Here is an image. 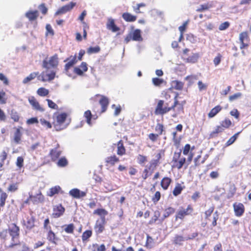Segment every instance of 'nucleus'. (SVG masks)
Segmentation results:
<instances>
[{
  "label": "nucleus",
  "mask_w": 251,
  "mask_h": 251,
  "mask_svg": "<svg viewBox=\"0 0 251 251\" xmlns=\"http://www.w3.org/2000/svg\"><path fill=\"white\" fill-rule=\"evenodd\" d=\"M68 60H70L67 63L65 64V70L67 72L69 69L71 68L74 65H75L77 61H76V56L75 55L74 56H71L70 58H68L64 61L66 62Z\"/></svg>",
  "instance_id": "nucleus-10"
},
{
  "label": "nucleus",
  "mask_w": 251,
  "mask_h": 251,
  "mask_svg": "<svg viewBox=\"0 0 251 251\" xmlns=\"http://www.w3.org/2000/svg\"><path fill=\"white\" fill-rule=\"evenodd\" d=\"M38 123V120L37 118L36 117L31 118L30 119H29L26 121V123L28 125H31V124H35V123Z\"/></svg>",
  "instance_id": "nucleus-62"
},
{
  "label": "nucleus",
  "mask_w": 251,
  "mask_h": 251,
  "mask_svg": "<svg viewBox=\"0 0 251 251\" xmlns=\"http://www.w3.org/2000/svg\"><path fill=\"white\" fill-rule=\"evenodd\" d=\"M241 132H238L235 134L234 135H233L232 137L230 138V139L227 141L226 145L227 146H229L232 144L235 140L237 139L239 134Z\"/></svg>",
  "instance_id": "nucleus-36"
},
{
  "label": "nucleus",
  "mask_w": 251,
  "mask_h": 251,
  "mask_svg": "<svg viewBox=\"0 0 251 251\" xmlns=\"http://www.w3.org/2000/svg\"><path fill=\"white\" fill-rule=\"evenodd\" d=\"M75 5V3L71 2L69 4L62 6L55 13V15L63 14L71 10Z\"/></svg>",
  "instance_id": "nucleus-7"
},
{
  "label": "nucleus",
  "mask_w": 251,
  "mask_h": 251,
  "mask_svg": "<svg viewBox=\"0 0 251 251\" xmlns=\"http://www.w3.org/2000/svg\"><path fill=\"white\" fill-rule=\"evenodd\" d=\"M54 127L56 130L60 131L66 128V126L64 125L57 122H55L54 123Z\"/></svg>",
  "instance_id": "nucleus-43"
},
{
  "label": "nucleus",
  "mask_w": 251,
  "mask_h": 251,
  "mask_svg": "<svg viewBox=\"0 0 251 251\" xmlns=\"http://www.w3.org/2000/svg\"><path fill=\"white\" fill-rule=\"evenodd\" d=\"M67 115L65 113L59 114L56 117V122L63 124L66 119Z\"/></svg>",
  "instance_id": "nucleus-28"
},
{
  "label": "nucleus",
  "mask_w": 251,
  "mask_h": 251,
  "mask_svg": "<svg viewBox=\"0 0 251 251\" xmlns=\"http://www.w3.org/2000/svg\"><path fill=\"white\" fill-rule=\"evenodd\" d=\"M185 158L183 157L180 158V159L178 161H177V162L178 163V164L176 165V167L178 169H180L182 167L183 165L185 164Z\"/></svg>",
  "instance_id": "nucleus-48"
},
{
  "label": "nucleus",
  "mask_w": 251,
  "mask_h": 251,
  "mask_svg": "<svg viewBox=\"0 0 251 251\" xmlns=\"http://www.w3.org/2000/svg\"><path fill=\"white\" fill-rule=\"evenodd\" d=\"M100 51V48L99 46L95 47H90L87 50V53L88 54H92L98 53Z\"/></svg>",
  "instance_id": "nucleus-38"
},
{
  "label": "nucleus",
  "mask_w": 251,
  "mask_h": 251,
  "mask_svg": "<svg viewBox=\"0 0 251 251\" xmlns=\"http://www.w3.org/2000/svg\"><path fill=\"white\" fill-rule=\"evenodd\" d=\"M119 161V159L115 155L107 157L105 159V162L106 163L114 165L116 163Z\"/></svg>",
  "instance_id": "nucleus-22"
},
{
  "label": "nucleus",
  "mask_w": 251,
  "mask_h": 251,
  "mask_svg": "<svg viewBox=\"0 0 251 251\" xmlns=\"http://www.w3.org/2000/svg\"><path fill=\"white\" fill-rule=\"evenodd\" d=\"M10 236L14 242L12 243L10 247H13L18 244V238L19 235V228L15 224H12L9 227Z\"/></svg>",
  "instance_id": "nucleus-3"
},
{
  "label": "nucleus",
  "mask_w": 251,
  "mask_h": 251,
  "mask_svg": "<svg viewBox=\"0 0 251 251\" xmlns=\"http://www.w3.org/2000/svg\"><path fill=\"white\" fill-rule=\"evenodd\" d=\"M152 81L153 84L155 86H159L164 81L162 79L155 77V78H152Z\"/></svg>",
  "instance_id": "nucleus-47"
},
{
  "label": "nucleus",
  "mask_w": 251,
  "mask_h": 251,
  "mask_svg": "<svg viewBox=\"0 0 251 251\" xmlns=\"http://www.w3.org/2000/svg\"><path fill=\"white\" fill-rule=\"evenodd\" d=\"M40 121V123L42 124V125H43L45 126H47V128H51V124L50 122L45 120L44 119H41Z\"/></svg>",
  "instance_id": "nucleus-53"
},
{
  "label": "nucleus",
  "mask_w": 251,
  "mask_h": 251,
  "mask_svg": "<svg viewBox=\"0 0 251 251\" xmlns=\"http://www.w3.org/2000/svg\"><path fill=\"white\" fill-rule=\"evenodd\" d=\"M32 199H33V201L34 202H41L43 200V196L41 194H38L36 197H33L31 195H30L29 199L25 201V203H28L29 200Z\"/></svg>",
  "instance_id": "nucleus-23"
},
{
  "label": "nucleus",
  "mask_w": 251,
  "mask_h": 251,
  "mask_svg": "<svg viewBox=\"0 0 251 251\" xmlns=\"http://www.w3.org/2000/svg\"><path fill=\"white\" fill-rule=\"evenodd\" d=\"M177 103H178L177 100H176L175 101V102H174V104L172 107H168L166 106L164 108H163L162 109H160V111L158 112V114H160V115H163V114H164L168 112L172 109H174Z\"/></svg>",
  "instance_id": "nucleus-25"
},
{
  "label": "nucleus",
  "mask_w": 251,
  "mask_h": 251,
  "mask_svg": "<svg viewBox=\"0 0 251 251\" xmlns=\"http://www.w3.org/2000/svg\"><path fill=\"white\" fill-rule=\"evenodd\" d=\"M107 28L115 32L119 30V28L117 27L114 23V20L112 19H109L106 25Z\"/></svg>",
  "instance_id": "nucleus-13"
},
{
  "label": "nucleus",
  "mask_w": 251,
  "mask_h": 251,
  "mask_svg": "<svg viewBox=\"0 0 251 251\" xmlns=\"http://www.w3.org/2000/svg\"><path fill=\"white\" fill-rule=\"evenodd\" d=\"M240 42L248 41L249 40V36L247 32H243L239 35Z\"/></svg>",
  "instance_id": "nucleus-40"
},
{
  "label": "nucleus",
  "mask_w": 251,
  "mask_h": 251,
  "mask_svg": "<svg viewBox=\"0 0 251 251\" xmlns=\"http://www.w3.org/2000/svg\"><path fill=\"white\" fill-rule=\"evenodd\" d=\"M65 211V208L61 205H59L53 208L52 216L53 218H58L63 215Z\"/></svg>",
  "instance_id": "nucleus-9"
},
{
  "label": "nucleus",
  "mask_w": 251,
  "mask_h": 251,
  "mask_svg": "<svg viewBox=\"0 0 251 251\" xmlns=\"http://www.w3.org/2000/svg\"><path fill=\"white\" fill-rule=\"evenodd\" d=\"M25 225L27 229H31L34 226V219L32 217H28Z\"/></svg>",
  "instance_id": "nucleus-29"
},
{
  "label": "nucleus",
  "mask_w": 251,
  "mask_h": 251,
  "mask_svg": "<svg viewBox=\"0 0 251 251\" xmlns=\"http://www.w3.org/2000/svg\"><path fill=\"white\" fill-rule=\"evenodd\" d=\"M21 135L22 134L21 133L20 129H17L14 133V141L16 143H19L21 140Z\"/></svg>",
  "instance_id": "nucleus-35"
},
{
  "label": "nucleus",
  "mask_w": 251,
  "mask_h": 251,
  "mask_svg": "<svg viewBox=\"0 0 251 251\" xmlns=\"http://www.w3.org/2000/svg\"><path fill=\"white\" fill-rule=\"evenodd\" d=\"M69 194L75 198L80 199L85 197L86 194L84 192L80 191L77 188H75L70 191Z\"/></svg>",
  "instance_id": "nucleus-8"
},
{
  "label": "nucleus",
  "mask_w": 251,
  "mask_h": 251,
  "mask_svg": "<svg viewBox=\"0 0 251 251\" xmlns=\"http://www.w3.org/2000/svg\"><path fill=\"white\" fill-rule=\"evenodd\" d=\"M106 224L105 218L102 217L100 220L96 221L94 226V229L97 234H99L103 232L104 230V226Z\"/></svg>",
  "instance_id": "nucleus-4"
},
{
  "label": "nucleus",
  "mask_w": 251,
  "mask_h": 251,
  "mask_svg": "<svg viewBox=\"0 0 251 251\" xmlns=\"http://www.w3.org/2000/svg\"><path fill=\"white\" fill-rule=\"evenodd\" d=\"M59 145H57V147L54 149H51L50 152V155L52 160H56L61 155V151L58 149Z\"/></svg>",
  "instance_id": "nucleus-11"
},
{
  "label": "nucleus",
  "mask_w": 251,
  "mask_h": 251,
  "mask_svg": "<svg viewBox=\"0 0 251 251\" xmlns=\"http://www.w3.org/2000/svg\"><path fill=\"white\" fill-rule=\"evenodd\" d=\"M125 153V149L123 146L122 141H120L118 144V150L117 154L120 155H122Z\"/></svg>",
  "instance_id": "nucleus-31"
},
{
  "label": "nucleus",
  "mask_w": 251,
  "mask_h": 251,
  "mask_svg": "<svg viewBox=\"0 0 251 251\" xmlns=\"http://www.w3.org/2000/svg\"><path fill=\"white\" fill-rule=\"evenodd\" d=\"M123 18L126 22H132L136 20L137 17L133 16L129 13H124L122 15Z\"/></svg>",
  "instance_id": "nucleus-17"
},
{
  "label": "nucleus",
  "mask_w": 251,
  "mask_h": 251,
  "mask_svg": "<svg viewBox=\"0 0 251 251\" xmlns=\"http://www.w3.org/2000/svg\"><path fill=\"white\" fill-rule=\"evenodd\" d=\"M236 188L234 186H231L229 189V193L228 194V198H231L235 193Z\"/></svg>",
  "instance_id": "nucleus-56"
},
{
  "label": "nucleus",
  "mask_w": 251,
  "mask_h": 251,
  "mask_svg": "<svg viewBox=\"0 0 251 251\" xmlns=\"http://www.w3.org/2000/svg\"><path fill=\"white\" fill-rule=\"evenodd\" d=\"M186 238L182 235L176 234L173 240V243L175 245L181 246L182 245V242L186 241Z\"/></svg>",
  "instance_id": "nucleus-15"
},
{
  "label": "nucleus",
  "mask_w": 251,
  "mask_h": 251,
  "mask_svg": "<svg viewBox=\"0 0 251 251\" xmlns=\"http://www.w3.org/2000/svg\"><path fill=\"white\" fill-rule=\"evenodd\" d=\"M60 189V187L59 186H55L50 188L49 195L51 197L53 196L55 194L58 193Z\"/></svg>",
  "instance_id": "nucleus-42"
},
{
  "label": "nucleus",
  "mask_w": 251,
  "mask_h": 251,
  "mask_svg": "<svg viewBox=\"0 0 251 251\" xmlns=\"http://www.w3.org/2000/svg\"><path fill=\"white\" fill-rule=\"evenodd\" d=\"M100 103L101 106V112H105L109 104L108 99L104 96H102L101 99L100 100Z\"/></svg>",
  "instance_id": "nucleus-16"
},
{
  "label": "nucleus",
  "mask_w": 251,
  "mask_h": 251,
  "mask_svg": "<svg viewBox=\"0 0 251 251\" xmlns=\"http://www.w3.org/2000/svg\"><path fill=\"white\" fill-rule=\"evenodd\" d=\"M233 208L235 214L237 217L241 216L244 212V206L240 202H235L233 204Z\"/></svg>",
  "instance_id": "nucleus-6"
},
{
  "label": "nucleus",
  "mask_w": 251,
  "mask_h": 251,
  "mask_svg": "<svg viewBox=\"0 0 251 251\" xmlns=\"http://www.w3.org/2000/svg\"><path fill=\"white\" fill-rule=\"evenodd\" d=\"M242 94L241 93H237L236 94H234L233 95H231L229 97V100L230 101H233L239 98H240L242 96Z\"/></svg>",
  "instance_id": "nucleus-49"
},
{
  "label": "nucleus",
  "mask_w": 251,
  "mask_h": 251,
  "mask_svg": "<svg viewBox=\"0 0 251 251\" xmlns=\"http://www.w3.org/2000/svg\"><path fill=\"white\" fill-rule=\"evenodd\" d=\"M141 31L139 29H136L132 33V40L135 41H142L143 38L141 35Z\"/></svg>",
  "instance_id": "nucleus-14"
},
{
  "label": "nucleus",
  "mask_w": 251,
  "mask_h": 251,
  "mask_svg": "<svg viewBox=\"0 0 251 251\" xmlns=\"http://www.w3.org/2000/svg\"><path fill=\"white\" fill-rule=\"evenodd\" d=\"M182 190V188H181L180 184H177V185L175 187V189L173 191V194L174 196H177L179 194H180Z\"/></svg>",
  "instance_id": "nucleus-41"
},
{
  "label": "nucleus",
  "mask_w": 251,
  "mask_h": 251,
  "mask_svg": "<svg viewBox=\"0 0 251 251\" xmlns=\"http://www.w3.org/2000/svg\"><path fill=\"white\" fill-rule=\"evenodd\" d=\"M160 212L159 211H158V210L155 211L154 213L153 217L152 220L150 222V223L151 224L153 222H156L157 220L158 217L160 216Z\"/></svg>",
  "instance_id": "nucleus-57"
},
{
  "label": "nucleus",
  "mask_w": 251,
  "mask_h": 251,
  "mask_svg": "<svg viewBox=\"0 0 251 251\" xmlns=\"http://www.w3.org/2000/svg\"><path fill=\"white\" fill-rule=\"evenodd\" d=\"M39 9L41 11L42 13L44 15L46 14L48 11V9L45 6L44 3H42L39 6Z\"/></svg>",
  "instance_id": "nucleus-60"
},
{
  "label": "nucleus",
  "mask_w": 251,
  "mask_h": 251,
  "mask_svg": "<svg viewBox=\"0 0 251 251\" xmlns=\"http://www.w3.org/2000/svg\"><path fill=\"white\" fill-rule=\"evenodd\" d=\"M212 7V5L209 3L203 4L200 5V8L197 9L198 12H202L204 10H207Z\"/></svg>",
  "instance_id": "nucleus-33"
},
{
  "label": "nucleus",
  "mask_w": 251,
  "mask_h": 251,
  "mask_svg": "<svg viewBox=\"0 0 251 251\" xmlns=\"http://www.w3.org/2000/svg\"><path fill=\"white\" fill-rule=\"evenodd\" d=\"M25 16L30 21H33L38 17V12L37 10L29 11L25 14Z\"/></svg>",
  "instance_id": "nucleus-19"
},
{
  "label": "nucleus",
  "mask_w": 251,
  "mask_h": 251,
  "mask_svg": "<svg viewBox=\"0 0 251 251\" xmlns=\"http://www.w3.org/2000/svg\"><path fill=\"white\" fill-rule=\"evenodd\" d=\"M55 75V73L53 71H51L50 73L47 74H45V72H43L40 75H39V73H32L25 78L23 82V83H26L33 79L36 76H37L39 80H41L43 82L51 81L54 78Z\"/></svg>",
  "instance_id": "nucleus-1"
},
{
  "label": "nucleus",
  "mask_w": 251,
  "mask_h": 251,
  "mask_svg": "<svg viewBox=\"0 0 251 251\" xmlns=\"http://www.w3.org/2000/svg\"><path fill=\"white\" fill-rule=\"evenodd\" d=\"M24 163V158L21 156L18 157L17 159L16 165L19 167L21 168L23 166Z\"/></svg>",
  "instance_id": "nucleus-55"
},
{
  "label": "nucleus",
  "mask_w": 251,
  "mask_h": 251,
  "mask_svg": "<svg viewBox=\"0 0 251 251\" xmlns=\"http://www.w3.org/2000/svg\"><path fill=\"white\" fill-rule=\"evenodd\" d=\"M66 227L64 228V230L68 233H72L74 229V226L73 224L65 226Z\"/></svg>",
  "instance_id": "nucleus-46"
},
{
  "label": "nucleus",
  "mask_w": 251,
  "mask_h": 251,
  "mask_svg": "<svg viewBox=\"0 0 251 251\" xmlns=\"http://www.w3.org/2000/svg\"><path fill=\"white\" fill-rule=\"evenodd\" d=\"M47 101H48V104L49 107L53 109H57L58 106L51 100L47 99Z\"/></svg>",
  "instance_id": "nucleus-51"
},
{
  "label": "nucleus",
  "mask_w": 251,
  "mask_h": 251,
  "mask_svg": "<svg viewBox=\"0 0 251 251\" xmlns=\"http://www.w3.org/2000/svg\"><path fill=\"white\" fill-rule=\"evenodd\" d=\"M92 235V231L91 230H86L84 232H83L82 235V240L83 241H84L87 240L89 237H90Z\"/></svg>",
  "instance_id": "nucleus-44"
},
{
  "label": "nucleus",
  "mask_w": 251,
  "mask_h": 251,
  "mask_svg": "<svg viewBox=\"0 0 251 251\" xmlns=\"http://www.w3.org/2000/svg\"><path fill=\"white\" fill-rule=\"evenodd\" d=\"M48 239L50 242L56 244L55 241L57 239L54 233L51 230L49 231L48 235Z\"/></svg>",
  "instance_id": "nucleus-32"
},
{
  "label": "nucleus",
  "mask_w": 251,
  "mask_h": 251,
  "mask_svg": "<svg viewBox=\"0 0 251 251\" xmlns=\"http://www.w3.org/2000/svg\"><path fill=\"white\" fill-rule=\"evenodd\" d=\"M175 209L171 207H169L168 208L166 209L164 211V214L163 216V217L162 220H163L165 218L168 217L170 215L173 214L175 212Z\"/></svg>",
  "instance_id": "nucleus-27"
},
{
  "label": "nucleus",
  "mask_w": 251,
  "mask_h": 251,
  "mask_svg": "<svg viewBox=\"0 0 251 251\" xmlns=\"http://www.w3.org/2000/svg\"><path fill=\"white\" fill-rule=\"evenodd\" d=\"M94 214H97L100 216V218L104 217L108 214V212L104 209H97L94 212Z\"/></svg>",
  "instance_id": "nucleus-30"
},
{
  "label": "nucleus",
  "mask_w": 251,
  "mask_h": 251,
  "mask_svg": "<svg viewBox=\"0 0 251 251\" xmlns=\"http://www.w3.org/2000/svg\"><path fill=\"white\" fill-rule=\"evenodd\" d=\"M192 211L193 209L190 205H188L186 209L183 207H180L176 215V219L179 218L182 219L184 216L190 214Z\"/></svg>",
  "instance_id": "nucleus-5"
},
{
  "label": "nucleus",
  "mask_w": 251,
  "mask_h": 251,
  "mask_svg": "<svg viewBox=\"0 0 251 251\" xmlns=\"http://www.w3.org/2000/svg\"><path fill=\"white\" fill-rule=\"evenodd\" d=\"M7 195L6 193H1L0 196V205L1 207L4 206L5 203L6 199L7 198Z\"/></svg>",
  "instance_id": "nucleus-34"
},
{
  "label": "nucleus",
  "mask_w": 251,
  "mask_h": 251,
  "mask_svg": "<svg viewBox=\"0 0 251 251\" xmlns=\"http://www.w3.org/2000/svg\"><path fill=\"white\" fill-rule=\"evenodd\" d=\"M84 116L86 118V122L87 124L89 125H91V117L92 114L90 110H87L84 113Z\"/></svg>",
  "instance_id": "nucleus-45"
},
{
  "label": "nucleus",
  "mask_w": 251,
  "mask_h": 251,
  "mask_svg": "<svg viewBox=\"0 0 251 251\" xmlns=\"http://www.w3.org/2000/svg\"><path fill=\"white\" fill-rule=\"evenodd\" d=\"M59 63L58 55L55 54L50 57H46L43 61L42 67L49 70L50 69H55L57 67Z\"/></svg>",
  "instance_id": "nucleus-2"
},
{
  "label": "nucleus",
  "mask_w": 251,
  "mask_h": 251,
  "mask_svg": "<svg viewBox=\"0 0 251 251\" xmlns=\"http://www.w3.org/2000/svg\"><path fill=\"white\" fill-rule=\"evenodd\" d=\"M199 57V54L198 53H192L191 56L186 59V62L188 63H195L198 61Z\"/></svg>",
  "instance_id": "nucleus-21"
},
{
  "label": "nucleus",
  "mask_w": 251,
  "mask_h": 251,
  "mask_svg": "<svg viewBox=\"0 0 251 251\" xmlns=\"http://www.w3.org/2000/svg\"><path fill=\"white\" fill-rule=\"evenodd\" d=\"M163 125L158 124L155 127V130L159 133V134H161L163 131Z\"/></svg>",
  "instance_id": "nucleus-63"
},
{
  "label": "nucleus",
  "mask_w": 251,
  "mask_h": 251,
  "mask_svg": "<svg viewBox=\"0 0 251 251\" xmlns=\"http://www.w3.org/2000/svg\"><path fill=\"white\" fill-rule=\"evenodd\" d=\"M37 92V94L40 96H46L48 95L49 93L48 90L43 87L39 88Z\"/></svg>",
  "instance_id": "nucleus-37"
},
{
  "label": "nucleus",
  "mask_w": 251,
  "mask_h": 251,
  "mask_svg": "<svg viewBox=\"0 0 251 251\" xmlns=\"http://www.w3.org/2000/svg\"><path fill=\"white\" fill-rule=\"evenodd\" d=\"M5 93L3 91L0 92V103L5 104L6 103V99L4 98Z\"/></svg>",
  "instance_id": "nucleus-59"
},
{
  "label": "nucleus",
  "mask_w": 251,
  "mask_h": 251,
  "mask_svg": "<svg viewBox=\"0 0 251 251\" xmlns=\"http://www.w3.org/2000/svg\"><path fill=\"white\" fill-rule=\"evenodd\" d=\"M229 26V23L228 22H225L220 25L219 29L220 30H224L227 28Z\"/></svg>",
  "instance_id": "nucleus-54"
},
{
  "label": "nucleus",
  "mask_w": 251,
  "mask_h": 251,
  "mask_svg": "<svg viewBox=\"0 0 251 251\" xmlns=\"http://www.w3.org/2000/svg\"><path fill=\"white\" fill-rule=\"evenodd\" d=\"M163 104H164L163 100H159L157 105V107L155 109V113L156 114H158V112L160 111V109L163 108Z\"/></svg>",
  "instance_id": "nucleus-50"
},
{
  "label": "nucleus",
  "mask_w": 251,
  "mask_h": 251,
  "mask_svg": "<svg viewBox=\"0 0 251 251\" xmlns=\"http://www.w3.org/2000/svg\"><path fill=\"white\" fill-rule=\"evenodd\" d=\"M171 182V179L169 177H164L161 182V186L164 190H166L168 189Z\"/></svg>",
  "instance_id": "nucleus-24"
},
{
  "label": "nucleus",
  "mask_w": 251,
  "mask_h": 251,
  "mask_svg": "<svg viewBox=\"0 0 251 251\" xmlns=\"http://www.w3.org/2000/svg\"><path fill=\"white\" fill-rule=\"evenodd\" d=\"M138 163L140 164H143L147 161L146 157L142 155H139L137 157Z\"/></svg>",
  "instance_id": "nucleus-58"
},
{
  "label": "nucleus",
  "mask_w": 251,
  "mask_h": 251,
  "mask_svg": "<svg viewBox=\"0 0 251 251\" xmlns=\"http://www.w3.org/2000/svg\"><path fill=\"white\" fill-rule=\"evenodd\" d=\"M224 128L221 126H217L215 129L211 132L209 135V138H212L217 136V135L224 131Z\"/></svg>",
  "instance_id": "nucleus-20"
},
{
  "label": "nucleus",
  "mask_w": 251,
  "mask_h": 251,
  "mask_svg": "<svg viewBox=\"0 0 251 251\" xmlns=\"http://www.w3.org/2000/svg\"><path fill=\"white\" fill-rule=\"evenodd\" d=\"M0 80L2 81L4 84H8V80L3 74H0Z\"/></svg>",
  "instance_id": "nucleus-64"
},
{
  "label": "nucleus",
  "mask_w": 251,
  "mask_h": 251,
  "mask_svg": "<svg viewBox=\"0 0 251 251\" xmlns=\"http://www.w3.org/2000/svg\"><path fill=\"white\" fill-rule=\"evenodd\" d=\"M231 124V122L230 120L228 119H226L224 121L221 122L220 126H222L223 128H227L229 127Z\"/></svg>",
  "instance_id": "nucleus-39"
},
{
  "label": "nucleus",
  "mask_w": 251,
  "mask_h": 251,
  "mask_svg": "<svg viewBox=\"0 0 251 251\" xmlns=\"http://www.w3.org/2000/svg\"><path fill=\"white\" fill-rule=\"evenodd\" d=\"M222 108L220 105H217L212 108L209 113L208 114V116L209 118H211L215 116L217 113H218L221 110Z\"/></svg>",
  "instance_id": "nucleus-18"
},
{
  "label": "nucleus",
  "mask_w": 251,
  "mask_h": 251,
  "mask_svg": "<svg viewBox=\"0 0 251 251\" xmlns=\"http://www.w3.org/2000/svg\"><path fill=\"white\" fill-rule=\"evenodd\" d=\"M198 85L199 89L200 91H201L203 90H205L207 88L206 85L203 83L202 82V81H199L198 82Z\"/></svg>",
  "instance_id": "nucleus-61"
},
{
  "label": "nucleus",
  "mask_w": 251,
  "mask_h": 251,
  "mask_svg": "<svg viewBox=\"0 0 251 251\" xmlns=\"http://www.w3.org/2000/svg\"><path fill=\"white\" fill-rule=\"evenodd\" d=\"M172 86L175 89L180 90L183 87V83L178 80H174L172 82Z\"/></svg>",
  "instance_id": "nucleus-26"
},
{
  "label": "nucleus",
  "mask_w": 251,
  "mask_h": 251,
  "mask_svg": "<svg viewBox=\"0 0 251 251\" xmlns=\"http://www.w3.org/2000/svg\"><path fill=\"white\" fill-rule=\"evenodd\" d=\"M67 161L65 158H60L58 161V165L60 167H64L67 164Z\"/></svg>",
  "instance_id": "nucleus-52"
},
{
  "label": "nucleus",
  "mask_w": 251,
  "mask_h": 251,
  "mask_svg": "<svg viewBox=\"0 0 251 251\" xmlns=\"http://www.w3.org/2000/svg\"><path fill=\"white\" fill-rule=\"evenodd\" d=\"M29 103L32 106V107L36 110L43 112L44 109L41 107L39 102L36 100V99L32 97L28 99Z\"/></svg>",
  "instance_id": "nucleus-12"
}]
</instances>
